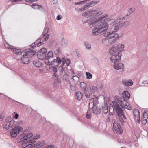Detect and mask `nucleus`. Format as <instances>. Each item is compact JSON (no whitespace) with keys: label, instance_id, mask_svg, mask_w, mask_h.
<instances>
[{"label":"nucleus","instance_id":"c03bdc74","mask_svg":"<svg viewBox=\"0 0 148 148\" xmlns=\"http://www.w3.org/2000/svg\"><path fill=\"white\" fill-rule=\"evenodd\" d=\"M92 92H93L94 93L96 92H97L98 90V88L96 86H93L92 87Z\"/></svg>","mask_w":148,"mask_h":148},{"label":"nucleus","instance_id":"4d7b16f0","mask_svg":"<svg viewBox=\"0 0 148 148\" xmlns=\"http://www.w3.org/2000/svg\"><path fill=\"white\" fill-rule=\"evenodd\" d=\"M94 98H91L93 99V103H95V101H98L99 98L97 97L95 95H94Z\"/></svg>","mask_w":148,"mask_h":148},{"label":"nucleus","instance_id":"052dcab7","mask_svg":"<svg viewBox=\"0 0 148 148\" xmlns=\"http://www.w3.org/2000/svg\"><path fill=\"white\" fill-rule=\"evenodd\" d=\"M87 5L89 7H92L93 6H94V3H93V1H92L90 3H87Z\"/></svg>","mask_w":148,"mask_h":148},{"label":"nucleus","instance_id":"dca6fc26","mask_svg":"<svg viewBox=\"0 0 148 148\" xmlns=\"http://www.w3.org/2000/svg\"><path fill=\"white\" fill-rule=\"evenodd\" d=\"M22 52L25 56L30 58L35 55L36 51L34 50H31V49H28L23 50Z\"/></svg>","mask_w":148,"mask_h":148},{"label":"nucleus","instance_id":"cd10ccee","mask_svg":"<svg viewBox=\"0 0 148 148\" xmlns=\"http://www.w3.org/2000/svg\"><path fill=\"white\" fill-rule=\"evenodd\" d=\"M75 93L76 99L78 100H81L83 96V95L81 92L77 91Z\"/></svg>","mask_w":148,"mask_h":148},{"label":"nucleus","instance_id":"a18cd8bd","mask_svg":"<svg viewBox=\"0 0 148 148\" xmlns=\"http://www.w3.org/2000/svg\"><path fill=\"white\" fill-rule=\"evenodd\" d=\"M60 49L59 47L56 50L54 51V53L56 55H59L60 54Z\"/></svg>","mask_w":148,"mask_h":148},{"label":"nucleus","instance_id":"7ed1b4c3","mask_svg":"<svg viewBox=\"0 0 148 148\" xmlns=\"http://www.w3.org/2000/svg\"><path fill=\"white\" fill-rule=\"evenodd\" d=\"M112 103L114 106V107H115V110L118 115L119 121L123 125L124 121L122 118V116L124 119H126V117L123 112L124 111L119 106L117 102L113 101Z\"/></svg>","mask_w":148,"mask_h":148},{"label":"nucleus","instance_id":"f704fd0d","mask_svg":"<svg viewBox=\"0 0 148 148\" xmlns=\"http://www.w3.org/2000/svg\"><path fill=\"white\" fill-rule=\"evenodd\" d=\"M62 78L63 80L64 81L69 82L70 81L69 80V75L66 74L63 75Z\"/></svg>","mask_w":148,"mask_h":148},{"label":"nucleus","instance_id":"e2e57ef3","mask_svg":"<svg viewBox=\"0 0 148 148\" xmlns=\"http://www.w3.org/2000/svg\"><path fill=\"white\" fill-rule=\"evenodd\" d=\"M123 23H124L126 27L128 25H129L130 23V21H126Z\"/></svg>","mask_w":148,"mask_h":148},{"label":"nucleus","instance_id":"37998d69","mask_svg":"<svg viewBox=\"0 0 148 148\" xmlns=\"http://www.w3.org/2000/svg\"><path fill=\"white\" fill-rule=\"evenodd\" d=\"M86 78L87 79H90L92 77V75L89 72H86Z\"/></svg>","mask_w":148,"mask_h":148},{"label":"nucleus","instance_id":"473e14b6","mask_svg":"<svg viewBox=\"0 0 148 148\" xmlns=\"http://www.w3.org/2000/svg\"><path fill=\"white\" fill-rule=\"evenodd\" d=\"M57 67H56V66H49L48 69H47L48 70H49L51 72H53L54 73H56V72H57Z\"/></svg>","mask_w":148,"mask_h":148},{"label":"nucleus","instance_id":"79ce46f5","mask_svg":"<svg viewBox=\"0 0 148 148\" xmlns=\"http://www.w3.org/2000/svg\"><path fill=\"white\" fill-rule=\"evenodd\" d=\"M91 10H89L87 11L86 12H84L82 14V16H86L88 15H89L88 16H91Z\"/></svg>","mask_w":148,"mask_h":148},{"label":"nucleus","instance_id":"49530a36","mask_svg":"<svg viewBox=\"0 0 148 148\" xmlns=\"http://www.w3.org/2000/svg\"><path fill=\"white\" fill-rule=\"evenodd\" d=\"M90 111L89 109L88 110L86 114V117L87 119H89L91 117V114L89 112Z\"/></svg>","mask_w":148,"mask_h":148},{"label":"nucleus","instance_id":"7c9ffc66","mask_svg":"<svg viewBox=\"0 0 148 148\" xmlns=\"http://www.w3.org/2000/svg\"><path fill=\"white\" fill-rule=\"evenodd\" d=\"M80 86L81 88V90L82 91H84L85 90V89H86L87 85L86 83L83 82H81L80 84Z\"/></svg>","mask_w":148,"mask_h":148},{"label":"nucleus","instance_id":"39448f33","mask_svg":"<svg viewBox=\"0 0 148 148\" xmlns=\"http://www.w3.org/2000/svg\"><path fill=\"white\" fill-rule=\"evenodd\" d=\"M93 99H91L90 100L89 104V108L92 110L93 113L98 115L101 113V107L97 106L96 107H95V103H93Z\"/></svg>","mask_w":148,"mask_h":148},{"label":"nucleus","instance_id":"c85d7f7f","mask_svg":"<svg viewBox=\"0 0 148 148\" xmlns=\"http://www.w3.org/2000/svg\"><path fill=\"white\" fill-rule=\"evenodd\" d=\"M108 104L107 103H105L103 106H102L103 112L105 114L107 113L108 112Z\"/></svg>","mask_w":148,"mask_h":148},{"label":"nucleus","instance_id":"de8ad7c7","mask_svg":"<svg viewBox=\"0 0 148 148\" xmlns=\"http://www.w3.org/2000/svg\"><path fill=\"white\" fill-rule=\"evenodd\" d=\"M119 28V27L118 25V23H116V25L114 27V30L113 31L114 32V34H116L115 33V32L118 31Z\"/></svg>","mask_w":148,"mask_h":148},{"label":"nucleus","instance_id":"13d9d810","mask_svg":"<svg viewBox=\"0 0 148 148\" xmlns=\"http://www.w3.org/2000/svg\"><path fill=\"white\" fill-rule=\"evenodd\" d=\"M14 101L15 103L16 104L17 106H21L22 105H23V104L21 103H20L18 101H16L14 100H13Z\"/></svg>","mask_w":148,"mask_h":148},{"label":"nucleus","instance_id":"5701e85b","mask_svg":"<svg viewBox=\"0 0 148 148\" xmlns=\"http://www.w3.org/2000/svg\"><path fill=\"white\" fill-rule=\"evenodd\" d=\"M44 146L42 143L40 142L36 144H35L33 145H30L29 146V148H40Z\"/></svg>","mask_w":148,"mask_h":148},{"label":"nucleus","instance_id":"4468645a","mask_svg":"<svg viewBox=\"0 0 148 148\" xmlns=\"http://www.w3.org/2000/svg\"><path fill=\"white\" fill-rule=\"evenodd\" d=\"M29 133L21 138L20 141L21 142H24L25 141L26 142H29V143H35L36 142V141L34 140V138L31 139Z\"/></svg>","mask_w":148,"mask_h":148},{"label":"nucleus","instance_id":"bf43d9fd","mask_svg":"<svg viewBox=\"0 0 148 148\" xmlns=\"http://www.w3.org/2000/svg\"><path fill=\"white\" fill-rule=\"evenodd\" d=\"M48 30L49 28L47 27L45 28V29H44L43 33L44 34H45V35H46L48 32Z\"/></svg>","mask_w":148,"mask_h":148},{"label":"nucleus","instance_id":"a211bd4d","mask_svg":"<svg viewBox=\"0 0 148 148\" xmlns=\"http://www.w3.org/2000/svg\"><path fill=\"white\" fill-rule=\"evenodd\" d=\"M53 57V55L52 52L51 51H50L48 52L46 54V56L44 62L46 64L47 63L48 61L51 60V58Z\"/></svg>","mask_w":148,"mask_h":148},{"label":"nucleus","instance_id":"f8f14e48","mask_svg":"<svg viewBox=\"0 0 148 148\" xmlns=\"http://www.w3.org/2000/svg\"><path fill=\"white\" fill-rule=\"evenodd\" d=\"M4 46L5 47L8 48L10 51H13L14 53V54H15L16 55H18L19 53H20L21 54H22V53L20 52L21 50L13 48V47L12 46L9 45L7 43L5 44Z\"/></svg>","mask_w":148,"mask_h":148},{"label":"nucleus","instance_id":"423d86ee","mask_svg":"<svg viewBox=\"0 0 148 148\" xmlns=\"http://www.w3.org/2000/svg\"><path fill=\"white\" fill-rule=\"evenodd\" d=\"M15 121L10 116L7 117L5 119V122L3 125L4 128L8 130L10 127H13Z\"/></svg>","mask_w":148,"mask_h":148},{"label":"nucleus","instance_id":"09e8293b","mask_svg":"<svg viewBox=\"0 0 148 148\" xmlns=\"http://www.w3.org/2000/svg\"><path fill=\"white\" fill-rule=\"evenodd\" d=\"M134 119L135 121L137 122L138 123H140V121L139 122H138V120H139V118H138V116H139L138 115H134Z\"/></svg>","mask_w":148,"mask_h":148},{"label":"nucleus","instance_id":"c756f323","mask_svg":"<svg viewBox=\"0 0 148 148\" xmlns=\"http://www.w3.org/2000/svg\"><path fill=\"white\" fill-rule=\"evenodd\" d=\"M148 111L145 110L143 114L142 117L141 118V120H146L148 119V114L147 113Z\"/></svg>","mask_w":148,"mask_h":148},{"label":"nucleus","instance_id":"b1692460","mask_svg":"<svg viewBox=\"0 0 148 148\" xmlns=\"http://www.w3.org/2000/svg\"><path fill=\"white\" fill-rule=\"evenodd\" d=\"M103 36L104 37H106L108 36V37L109 36H111L112 35H113L114 34V31H112V32H108L107 30L103 31Z\"/></svg>","mask_w":148,"mask_h":148},{"label":"nucleus","instance_id":"9d476101","mask_svg":"<svg viewBox=\"0 0 148 148\" xmlns=\"http://www.w3.org/2000/svg\"><path fill=\"white\" fill-rule=\"evenodd\" d=\"M47 52V49L43 48L41 49L39 51L37 52V56L38 58L40 60L45 59L46 54Z\"/></svg>","mask_w":148,"mask_h":148},{"label":"nucleus","instance_id":"774afa93","mask_svg":"<svg viewBox=\"0 0 148 148\" xmlns=\"http://www.w3.org/2000/svg\"><path fill=\"white\" fill-rule=\"evenodd\" d=\"M46 148H54V146L53 145H51L47 147Z\"/></svg>","mask_w":148,"mask_h":148},{"label":"nucleus","instance_id":"1a4fd4ad","mask_svg":"<svg viewBox=\"0 0 148 148\" xmlns=\"http://www.w3.org/2000/svg\"><path fill=\"white\" fill-rule=\"evenodd\" d=\"M61 63V59L58 56L56 57V59H55L51 60L48 61L46 64L49 66L53 65L54 66L58 67L60 64Z\"/></svg>","mask_w":148,"mask_h":148},{"label":"nucleus","instance_id":"0eeeda50","mask_svg":"<svg viewBox=\"0 0 148 148\" xmlns=\"http://www.w3.org/2000/svg\"><path fill=\"white\" fill-rule=\"evenodd\" d=\"M23 128L21 126L16 125H15L14 127L12 128L10 132V134L11 136L13 138L16 137L17 134L20 132H21Z\"/></svg>","mask_w":148,"mask_h":148},{"label":"nucleus","instance_id":"a878e982","mask_svg":"<svg viewBox=\"0 0 148 148\" xmlns=\"http://www.w3.org/2000/svg\"><path fill=\"white\" fill-rule=\"evenodd\" d=\"M52 77L56 82L59 83L60 82L59 77L56 74V73H54L52 75Z\"/></svg>","mask_w":148,"mask_h":148},{"label":"nucleus","instance_id":"e433bc0d","mask_svg":"<svg viewBox=\"0 0 148 148\" xmlns=\"http://www.w3.org/2000/svg\"><path fill=\"white\" fill-rule=\"evenodd\" d=\"M61 42H62V47H66L68 43L67 41L66 40H65L64 37L62 38Z\"/></svg>","mask_w":148,"mask_h":148},{"label":"nucleus","instance_id":"f03ea898","mask_svg":"<svg viewBox=\"0 0 148 148\" xmlns=\"http://www.w3.org/2000/svg\"><path fill=\"white\" fill-rule=\"evenodd\" d=\"M111 19L106 18L103 20H101L96 23H97V27L94 28L92 30V32L94 36H96L100 34L103 32V31L107 30L109 27V25L108 23V21Z\"/></svg>","mask_w":148,"mask_h":148},{"label":"nucleus","instance_id":"0e129e2a","mask_svg":"<svg viewBox=\"0 0 148 148\" xmlns=\"http://www.w3.org/2000/svg\"><path fill=\"white\" fill-rule=\"evenodd\" d=\"M49 38V34H47V35L43 39V40H42L43 41L45 42V41H46Z\"/></svg>","mask_w":148,"mask_h":148},{"label":"nucleus","instance_id":"f3484780","mask_svg":"<svg viewBox=\"0 0 148 148\" xmlns=\"http://www.w3.org/2000/svg\"><path fill=\"white\" fill-rule=\"evenodd\" d=\"M42 39L41 38H38L36 41L32 44L30 46L31 47L32 49H33L34 47H39L41 45L44 44L42 41H41Z\"/></svg>","mask_w":148,"mask_h":148},{"label":"nucleus","instance_id":"338daca9","mask_svg":"<svg viewBox=\"0 0 148 148\" xmlns=\"http://www.w3.org/2000/svg\"><path fill=\"white\" fill-rule=\"evenodd\" d=\"M142 83L144 84H148V79L146 80L143 81Z\"/></svg>","mask_w":148,"mask_h":148},{"label":"nucleus","instance_id":"ea45409f","mask_svg":"<svg viewBox=\"0 0 148 148\" xmlns=\"http://www.w3.org/2000/svg\"><path fill=\"white\" fill-rule=\"evenodd\" d=\"M55 40V38L53 37H52L50 39L49 43L48 44V47H51L52 45L53 42Z\"/></svg>","mask_w":148,"mask_h":148},{"label":"nucleus","instance_id":"9b49d317","mask_svg":"<svg viewBox=\"0 0 148 148\" xmlns=\"http://www.w3.org/2000/svg\"><path fill=\"white\" fill-rule=\"evenodd\" d=\"M116 99H117V101H118L119 103L122 108H126V107L129 104L127 101L125 99V98L123 97L121 98L117 96Z\"/></svg>","mask_w":148,"mask_h":148},{"label":"nucleus","instance_id":"2eb2a0df","mask_svg":"<svg viewBox=\"0 0 148 148\" xmlns=\"http://www.w3.org/2000/svg\"><path fill=\"white\" fill-rule=\"evenodd\" d=\"M21 52L22 53L21 54L19 53V54L16 55L18 56H21L20 59H21V61L22 63L25 64H28L30 61L29 57L25 56V55H24V54L23 53V54H22L23 53L22 52Z\"/></svg>","mask_w":148,"mask_h":148},{"label":"nucleus","instance_id":"8fccbe9b","mask_svg":"<svg viewBox=\"0 0 148 148\" xmlns=\"http://www.w3.org/2000/svg\"><path fill=\"white\" fill-rule=\"evenodd\" d=\"M126 19V16H124V17H121L118 19H117L115 21L116 23L118 22H120L121 21H122L123 19Z\"/></svg>","mask_w":148,"mask_h":148},{"label":"nucleus","instance_id":"6ab92c4d","mask_svg":"<svg viewBox=\"0 0 148 148\" xmlns=\"http://www.w3.org/2000/svg\"><path fill=\"white\" fill-rule=\"evenodd\" d=\"M83 92L85 96L87 98H90V95L92 94V93L91 88L90 87L87 88L86 89H85V90H84Z\"/></svg>","mask_w":148,"mask_h":148},{"label":"nucleus","instance_id":"c9c22d12","mask_svg":"<svg viewBox=\"0 0 148 148\" xmlns=\"http://www.w3.org/2000/svg\"><path fill=\"white\" fill-rule=\"evenodd\" d=\"M123 96L125 95V97L129 99L130 97V94L128 91L125 90L124 91L123 93Z\"/></svg>","mask_w":148,"mask_h":148},{"label":"nucleus","instance_id":"4c0bfd02","mask_svg":"<svg viewBox=\"0 0 148 148\" xmlns=\"http://www.w3.org/2000/svg\"><path fill=\"white\" fill-rule=\"evenodd\" d=\"M84 43L86 48L88 49H90L91 48L90 44L88 42L85 41L84 42Z\"/></svg>","mask_w":148,"mask_h":148},{"label":"nucleus","instance_id":"69168bd1","mask_svg":"<svg viewBox=\"0 0 148 148\" xmlns=\"http://www.w3.org/2000/svg\"><path fill=\"white\" fill-rule=\"evenodd\" d=\"M129 10H130L131 12V13L132 14L133 12L135 11V8H131L129 9Z\"/></svg>","mask_w":148,"mask_h":148},{"label":"nucleus","instance_id":"58836bf2","mask_svg":"<svg viewBox=\"0 0 148 148\" xmlns=\"http://www.w3.org/2000/svg\"><path fill=\"white\" fill-rule=\"evenodd\" d=\"M23 142L24 143L22 144V146L23 148H26L29 145L30 146L31 145V144H30L31 143H29V142H26L25 141Z\"/></svg>","mask_w":148,"mask_h":148},{"label":"nucleus","instance_id":"2f4dec72","mask_svg":"<svg viewBox=\"0 0 148 148\" xmlns=\"http://www.w3.org/2000/svg\"><path fill=\"white\" fill-rule=\"evenodd\" d=\"M122 83L124 85L127 86H131L133 84V82L132 80H131L130 81H125L123 80Z\"/></svg>","mask_w":148,"mask_h":148},{"label":"nucleus","instance_id":"412c9836","mask_svg":"<svg viewBox=\"0 0 148 148\" xmlns=\"http://www.w3.org/2000/svg\"><path fill=\"white\" fill-rule=\"evenodd\" d=\"M32 8L34 9L39 10L40 11L43 12L44 11V8L41 5L35 3L31 5Z\"/></svg>","mask_w":148,"mask_h":148},{"label":"nucleus","instance_id":"5fc2aeb1","mask_svg":"<svg viewBox=\"0 0 148 148\" xmlns=\"http://www.w3.org/2000/svg\"><path fill=\"white\" fill-rule=\"evenodd\" d=\"M58 69L60 71V72H61V73H62V74L63 71H64L63 67L62 66V65L60 66L59 67Z\"/></svg>","mask_w":148,"mask_h":148},{"label":"nucleus","instance_id":"bb28decb","mask_svg":"<svg viewBox=\"0 0 148 148\" xmlns=\"http://www.w3.org/2000/svg\"><path fill=\"white\" fill-rule=\"evenodd\" d=\"M34 65L37 67H38L42 65V63L39 60H35L33 62Z\"/></svg>","mask_w":148,"mask_h":148},{"label":"nucleus","instance_id":"603ef678","mask_svg":"<svg viewBox=\"0 0 148 148\" xmlns=\"http://www.w3.org/2000/svg\"><path fill=\"white\" fill-rule=\"evenodd\" d=\"M13 118H15L16 119H17L19 117V115L16 113L14 112L13 114Z\"/></svg>","mask_w":148,"mask_h":148},{"label":"nucleus","instance_id":"4be33fe9","mask_svg":"<svg viewBox=\"0 0 148 148\" xmlns=\"http://www.w3.org/2000/svg\"><path fill=\"white\" fill-rule=\"evenodd\" d=\"M119 37V36L118 34H114L111 36H109L108 39H111L112 38H113V39L111 41V44H113L116 42Z\"/></svg>","mask_w":148,"mask_h":148},{"label":"nucleus","instance_id":"a19ab883","mask_svg":"<svg viewBox=\"0 0 148 148\" xmlns=\"http://www.w3.org/2000/svg\"><path fill=\"white\" fill-rule=\"evenodd\" d=\"M69 84H70V87L71 90L73 91H75L76 90L77 88L75 85H72L71 84L70 81H69Z\"/></svg>","mask_w":148,"mask_h":148},{"label":"nucleus","instance_id":"3c124183","mask_svg":"<svg viewBox=\"0 0 148 148\" xmlns=\"http://www.w3.org/2000/svg\"><path fill=\"white\" fill-rule=\"evenodd\" d=\"M89 7L88 5H87V4L86 3V5L81 8L80 9V10L81 11H84V10L87 9V8Z\"/></svg>","mask_w":148,"mask_h":148},{"label":"nucleus","instance_id":"20e7f679","mask_svg":"<svg viewBox=\"0 0 148 148\" xmlns=\"http://www.w3.org/2000/svg\"><path fill=\"white\" fill-rule=\"evenodd\" d=\"M103 14L102 11L100 10L99 8H97L93 10H91V16H88L87 17L88 20L86 21L88 22V21L90 22L95 21L96 19L95 18H97Z\"/></svg>","mask_w":148,"mask_h":148},{"label":"nucleus","instance_id":"f257e3e1","mask_svg":"<svg viewBox=\"0 0 148 148\" xmlns=\"http://www.w3.org/2000/svg\"><path fill=\"white\" fill-rule=\"evenodd\" d=\"M124 46L123 44H115L109 49V52L112 56L110 57V60H112L116 59L117 61L121 60L122 56L121 53L123 51Z\"/></svg>","mask_w":148,"mask_h":148},{"label":"nucleus","instance_id":"864d4df0","mask_svg":"<svg viewBox=\"0 0 148 148\" xmlns=\"http://www.w3.org/2000/svg\"><path fill=\"white\" fill-rule=\"evenodd\" d=\"M118 25L120 28H124L126 27L123 22L118 23Z\"/></svg>","mask_w":148,"mask_h":148},{"label":"nucleus","instance_id":"aec40b11","mask_svg":"<svg viewBox=\"0 0 148 148\" xmlns=\"http://www.w3.org/2000/svg\"><path fill=\"white\" fill-rule=\"evenodd\" d=\"M108 15L107 14H106L103 15V16H101L99 18L95 20V21L91 22L89 23V25L90 26H91L94 24L96 23L97 22L99 21H100L101 20L104 19L106 17H108Z\"/></svg>","mask_w":148,"mask_h":148},{"label":"nucleus","instance_id":"72a5a7b5","mask_svg":"<svg viewBox=\"0 0 148 148\" xmlns=\"http://www.w3.org/2000/svg\"><path fill=\"white\" fill-rule=\"evenodd\" d=\"M133 114L134 115H138L139 116H138V118H139V120H138V122L140 121V115L139 111L137 109H135L133 111Z\"/></svg>","mask_w":148,"mask_h":148},{"label":"nucleus","instance_id":"680f3d73","mask_svg":"<svg viewBox=\"0 0 148 148\" xmlns=\"http://www.w3.org/2000/svg\"><path fill=\"white\" fill-rule=\"evenodd\" d=\"M71 63V61L70 59H66V63L67 66H69Z\"/></svg>","mask_w":148,"mask_h":148},{"label":"nucleus","instance_id":"393cba45","mask_svg":"<svg viewBox=\"0 0 148 148\" xmlns=\"http://www.w3.org/2000/svg\"><path fill=\"white\" fill-rule=\"evenodd\" d=\"M72 79V82L74 85L77 84L79 82V78L77 76H73L71 78Z\"/></svg>","mask_w":148,"mask_h":148},{"label":"nucleus","instance_id":"ddd939ff","mask_svg":"<svg viewBox=\"0 0 148 148\" xmlns=\"http://www.w3.org/2000/svg\"><path fill=\"white\" fill-rule=\"evenodd\" d=\"M113 130L114 133L116 134H121L123 132L121 126L119 123H113Z\"/></svg>","mask_w":148,"mask_h":148},{"label":"nucleus","instance_id":"6e6552de","mask_svg":"<svg viewBox=\"0 0 148 148\" xmlns=\"http://www.w3.org/2000/svg\"><path fill=\"white\" fill-rule=\"evenodd\" d=\"M112 62L114 63L113 67L115 69L118 70L121 69V72H123L124 71V65L122 63H118L120 60L117 61L116 59L115 60H111Z\"/></svg>","mask_w":148,"mask_h":148},{"label":"nucleus","instance_id":"6e6d98bb","mask_svg":"<svg viewBox=\"0 0 148 148\" xmlns=\"http://www.w3.org/2000/svg\"><path fill=\"white\" fill-rule=\"evenodd\" d=\"M111 108H109V110H108V111H109V112H114V109H115V107H114H114H111Z\"/></svg>","mask_w":148,"mask_h":148}]
</instances>
